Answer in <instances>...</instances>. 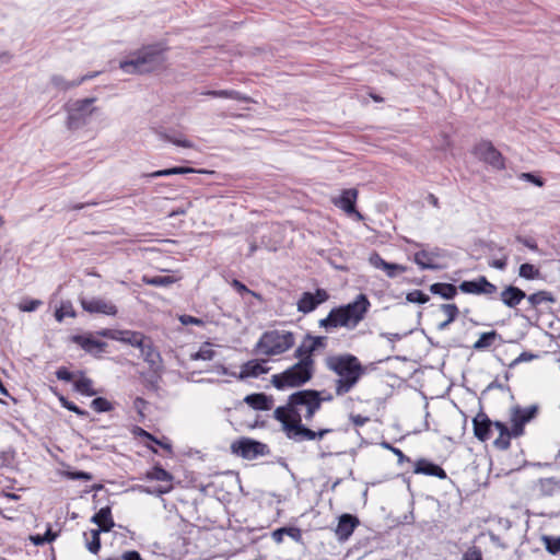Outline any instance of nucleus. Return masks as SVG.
Returning <instances> with one entry per match:
<instances>
[{"label":"nucleus","mask_w":560,"mask_h":560,"mask_svg":"<svg viewBox=\"0 0 560 560\" xmlns=\"http://www.w3.org/2000/svg\"><path fill=\"white\" fill-rule=\"evenodd\" d=\"M326 337L307 335L294 351L298 362L281 373L271 376V384L277 389L300 387L310 382L315 374L314 352L326 347Z\"/></svg>","instance_id":"f257e3e1"},{"label":"nucleus","mask_w":560,"mask_h":560,"mask_svg":"<svg viewBox=\"0 0 560 560\" xmlns=\"http://www.w3.org/2000/svg\"><path fill=\"white\" fill-rule=\"evenodd\" d=\"M325 365L337 376L335 393L339 397L350 393L366 371L360 360L350 353L327 357Z\"/></svg>","instance_id":"f03ea898"},{"label":"nucleus","mask_w":560,"mask_h":560,"mask_svg":"<svg viewBox=\"0 0 560 560\" xmlns=\"http://www.w3.org/2000/svg\"><path fill=\"white\" fill-rule=\"evenodd\" d=\"M320 408V393L314 389L299 390L290 395L285 406L278 407L275 412V419L280 422L294 419L298 413L300 419L312 420L314 415Z\"/></svg>","instance_id":"7ed1b4c3"},{"label":"nucleus","mask_w":560,"mask_h":560,"mask_svg":"<svg viewBox=\"0 0 560 560\" xmlns=\"http://www.w3.org/2000/svg\"><path fill=\"white\" fill-rule=\"evenodd\" d=\"M369 307L368 298L359 294L353 302L332 308L327 317L318 322V325L326 330L338 327L354 328L364 318Z\"/></svg>","instance_id":"20e7f679"},{"label":"nucleus","mask_w":560,"mask_h":560,"mask_svg":"<svg viewBox=\"0 0 560 560\" xmlns=\"http://www.w3.org/2000/svg\"><path fill=\"white\" fill-rule=\"evenodd\" d=\"M164 48L161 45H149L131 52L119 62V68L128 74L151 72L164 62Z\"/></svg>","instance_id":"39448f33"},{"label":"nucleus","mask_w":560,"mask_h":560,"mask_svg":"<svg viewBox=\"0 0 560 560\" xmlns=\"http://www.w3.org/2000/svg\"><path fill=\"white\" fill-rule=\"evenodd\" d=\"M295 343L293 332L288 330H268L265 331L257 343L255 345V352L266 357L281 355L290 350Z\"/></svg>","instance_id":"423d86ee"},{"label":"nucleus","mask_w":560,"mask_h":560,"mask_svg":"<svg viewBox=\"0 0 560 560\" xmlns=\"http://www.w3.org/2000/svg\"><path fill=\"white\" fill-rule=\"evenodd\" d=\"M96 97H86L83 100H75L66 105L67 127L70 130H78L84 127L91 119L92 115L96 112L93 106Z\"/></svg>","instance_id":"0eeeda50"},{"label":"nucleus","mask_w":560,"mask_h":560,"mask_svg":"<svg viewBox=\"0 0 560 560\" xmlns=\"http://www.w3.org/2000/svg\"><path fill=\"white\" fill-rule=\"evenodd\" d=\"M294 419L284 420L281 422L287 436L294 442L320 440L330 429H322L319 431H313L302 424V419L295 413Z\"/></svg>","instance_id":"6e6552de"},{"label":"nucleus","mask_w":560,"mask_h":560,"mask_svg":"<svg viewBox=\"0 0 560 560\" xmlns=\"http://www.w3.org/2000/svg\"><path fill=\"white\" fill-rule=\"evenodd\" d=\"M474 154L481 161L490 164L497 170L504 168L502 154L493 147L490 141H481L474 148Z\"/></svg>","instance_id":"1a4fd4ad"},{"label":"nucleus","mask_w":560,"mask_h":560,"mask_svg":"<svg viewBox=\"0 0 560 560\" xmlns=\"http://www.w3.org/2000/svg\"><path fill=\"white\" fill-rule=\"evenodd\" d=\"M329 299V294L324 289H317L315 293L304 292L296 303L298 311L308 314L316 307L325 303Z\"/></svg>","instance_id":"9d476101"},{"label":"nucleus","mask_w":560,"mask_h":560,"mask_svg":"<svg viewBox=\"0 0 560 560\" xmlns=\"http://www.w3.org/2000/svg\"><path fill=\"white\" fill-rule=\"evenodd\" d=\"M536 406H529L526 408L514 407L511 411V422L513 428V435L520 436L524 433L525 423L529 422L535 418L537 413Z\"/></svg>","instance_id":"9b49d317"},{"label":"nucleus","mask_w":560,"mask_h":560,"mask_svg":"<svg viewBox=\"0 0 560 560\" xmlns=\"http://www.w3.org/2000/svg\"><path fill=\"white\" fill-rule=\"evenodd\" d=\"M82 308L91 314H103L115 316L117 314V307L110 301L102 298L81 299Z\"/></svg>","instance_id":"f8f14e48"},{"label":"nucleus","mask_w":560,"mask_h":560,"mask_svg":"<svg viewBox=\"0 0 560 560\" xmlns=\"http://www.w3.org/2000/svg\"><path fill=\"white\" fill-rule=\"evenodd\" d=\"M358 198V190L354 188L345 189L338 198L332 201L336 207L343 210L349 215H355L358 220H362V214L355 210V201Z\"/></svg>","instance_id":"ddd939ff"},{"label":"nucleus","mask_w":560,"mask_h":560,"mask_svg":"<svg viewBox=\"0 0 560 560\" xmlns=\"http://www.w3.org/2000/svg\"><path fill=\"white\" fill-rule=\"evenodd\" d=\"M265 448V444L249 439H242L233 444L234 452L247 459H253L258 455H264Z\"/></svg>","instance_id":"4468645a"},{"label":"nucleus","mask_w":560,"mask_h":560,"mask_svg":"<svg viewBox=\"0 0 560 560\" xmlns=\"http://www.w3.org/2000/svg\"><path fill=\"white\" fill-rule=\"evenodd\" d=\"M369 262L374 268L383 270L389 278H396L408 270L404 265L387 262L377 253H372L370 255Z\"/></svg>","instance_id":"2eb2a0df"},{"label":"nucleus","mask_w":560,"mask_h":560,"mask_svg":"<svg viewBox=\"0 0 560 560\" xmlns=\"http://www.w3.org/2000/svg\"><path fill=\"white\" fill-rule=\"evenodd\" d=\"M493 423L486 413L479 412L472 420L475 436L482 442L489 440Z\"/></svg>","instance_id":"dca6fc26"},{"label":"nucleus","mask_w":560,"mask_h":560,"mask_svg":"<svg viewBox=\"0 0 560 560\" xmlns=\"http://www.w3.org/2000/svg\"><path fill=\"white\" fill-rule=\"evenodd\" d=\"M359 525V520L351 514H343L339 517L336 535L339 540H347Z\"/></svg>","instance_id":"f3484780"},{"label":"nucleus","mask_w":560,"mask_h":560,"mask_svg":"<svg viewBox=\"0 0 560 560\" xmlns=\"http://www.w3.org/2000/svg\"><path fill=\"white\" fill-rule=\"evenodd\" d=\"M440 256L438 249L433 250H419L413 256V261L419 266L420 269L436 270L440 266L435 262V259Z\"/></svg>","instance_id":"a211bd4d"},{"label":"nucleus","mask_w":560,"mask_h":560,"mask_svg":"<svg viewBox=\"0 0 560 560\" xmlns=\"http://www.w3.org/2000/svg\"><path fill=\"white\" fill-rule=\"evenodd\" d=\"M266 361L258 360H249L241 366V372L237 375L240 380H245L248 377H258L259 375L266 374L269 371V368L264 363Z\"/></svg>","instance_id":"6ab92c4d"},{"label":"nucleus","mask_w":560,"mask_h":560,"mask_svg":"<svg viewBox=\"0 0 560 560\" xmlns=\"http://www.w3.org/2000/svg\"><path fill=\"white\" fill-rule=\"evenodd\" d=\"M526 298V293L517 287L508 285L501 293L500 300L502 303L510 307L514 308L517 306L523 299Z\"/></svg>","instance_id":"aec40b11"},{"label":"nucleus","mask_w":560,"mask_h":560,"mask_svg":"<svg viewBox=\"0 0 560 560\" xmlns=\"http://www.w3.org/2000/svg\"><path fill=\"white\" fill-rule=\"evenodd\" d=\"M143 360L152 368L156 369L161 364V354L153 347L152 341L145 337L142 345L139 347Z\"/></svg>","instance_id":"412c9836"},{"label":"nucleus","mask_w":560,"mask_h":560,"mask_svg":"<svg viewBox=\"0 0 560 560\" xmlns=\"http://www.w3.org/2000/svg\"><path fill=\"white\" fill-rule=\"evenodd\" d=\"M415 472L428 475V476H434L440 479H445L447 477L445 470L442 467H440L439 465H435L427 459H419L416 463Z\"/></svg>","instance_id":"4be33fe9"},{"label":"nucleus","mask_w":560,"mask_h":560,"mask_svg":"<svg viewBox=\"0 0 560 560\" xmlns=\"http://www.w3.org/2000/svg\"><path fill=\"white\" fill-rule=\"evenodd\" d=\"M91 522L98 526L97 530L105 533L109 532L115 525L109 506L102 508L97 513L93 515Z\"/></svg>","instance_id":"5701e85b"},{"label":"nucleus","mask_w":560,"mask_h":560,"mask_svg":"<svg viewBox=\"0 0 560 560\" xmlns=\"http://www.w3.org/2000/svg\"><path fill=\"white\" fill-rule=\"evenodd\" d=\"M493 428L498 431L499 436L493 441V444L499 450H506L510 446V440L513 435V428L511 430L502 422L495 421Z\"/></svg>","instance_id":"b1692460"},{"label":"nucleus","mask_w":560,"mask_h":560,"mask_svg":"<svg viewBox=\"0 0 560 560\" xmlns=\"http://www.w3.org/2000/svg\"><path fill=\"white\" fill-rule=\"evenodd\" d=\"M72 340L86 352L102 351L105 347L104 342L93 338L92 336L77 335L72 337Z\"/></svg>","instance_id":"393cba45"},{"label":"nucleus","mask_w":560,"mask_h":560,"mask_svg":"<svg viewBox=\"0 0 560 560\" xmlns=\"http://www.w3.org/2000/svg\"><path fill=\"white\" fill-rule=\"evenodd\" d=\"M244 401L256 410H269L271 408V399L260 393L247 395Z\"/></svg>","instance_id":"a878e982"},{"label":"nucleus","mask_w":560,"mask_h":560,"mask_svg":"<svg viewBox=\"0 0 560 560\" xmlns=\"http://www.w3.org/2000/svg\"><path fill=\"white\" fill-rule=\"evenodd\" d=\"M495 340H502L501 335L495 330L482 332L479 339L472 345V349L476 351H482L489 349Z\"/></svg>","instance_id":"bb28decb"},{"label":"nucleus","mask_w":560,"mask_h":560,"mask_svg":"<svg viewBox=\"0 0 560 560\" xmlns=\"http://www.w3.org/2000/svg\"><path fill=\"white\" fill-rule=\"evenodd\" d=\"M84 81H86V77H81L80 79L74 81H68L60 74H54L50 77V84L59 91H68L70 89L79 86Z\"/></svg>","instance_id":"cd10ccee"},{"label":"nucleus","mask_w":560,"mask_h":560,"mask_svg":"<svg viewBox=\"0 0 560 560\" xmlns=\"http://www.w3.org/2000/svg\"><path fill=\"white\" fill-rule=\"evenodd\" d=\"M458 288L452 283L436 282L430 287V291L433 294H438L443 299L451 300L457 294Z\"/></svg>","instance_id":"c85d7f7f"},{"label":"nucleus","mask_w":560,"mask_h":560,"mask_svg":"<svg viewBox=\"0 0 560 560\" xmlns=\"http://www.w3.org/2000/svg\"><path fill=\"white\" fill-rule=\"evenodd\" d=\"M440 308L446 317L445 320L438 324V329L444 330L457 318L459 310L456 304H442Z\"/></svg>","instance_id":"c756f323"},{"label":"nucleus","mask_w":560,"mask_h":560,"mask_svg":"<svg viewBox=\"0 0 560 560\" xmlns=\"http://www.w3.org/2000/svg\"><path fill=\"white\" fill-rule=\"evenodd\" d=\"M114 338L139 348L145 339V336H143L141 332L124 330L118 331V336Z\"/></svg>","instance_id":"7c9ffc66"},{"label":"nucleus","mask_w":560,"mask_h":560,"mask_svg":"<svg viewBox=\"0 0 560 560\" xmlns=\"http://www.w3.org/2000/svg\"><path fill=\"white\" fill-rule=\"evenodd\" d=\"M527 301L532 307H537L542 303H555L556 298L549 291H538L528 295Z\"/></svg>","instance_id":"2f4dec72"},{"label":"nucleus","mask_w":560,"mask_h":560,"mask_svg":"<svg viewBox=\"0 0 560 560\" xmlns=\"http://www.w3.org/2000/svg\"><path fill=\"white\" fill-rule=\"evenodd\" d=\"M212 97L232 98L236 101L247 102L249 98L234 90L207 91L203 93Z\"/></svg>","instance_id":"473e14b6"},{"label":"nucleus","mask_w":560,"mask_h":560,"mask_svg":"<svg viewBox=\"0 0 560 560\" xmlns=\"http://www.w3.org/2000/svg\"><path fill=\"white\" fill-rule=\"evenodd\" d=\"M458 289L464 293L481 295L482 284H480V277L476 280L463 281Z\"/></svg>","instance_id":"72a5a7b5"},{"label":"nucleus","mask_w":560,"mask_h":560,"mask_svg":"<svg viewBox=\"0 0 560 560\" xmlns=\"http://www.w3.org/2000/svg\"><path fill=\"white\" fill-rule=\"evenodd\" d=\"M147 478L151 480L166 481L168 483L173 480V476L160 466H155L153 469L148 471Z\"/></svg>","instance_id":"f704fd0d"},{"label":"nucleus","mask_w":560,"mask_h":560,"mask_svg":"<svg viewBox=\"0 0 560 560\" xmlns=\"http://www.w3.org/2000/svg\"><path fill=\"white\" fill-rule=\"evenodd\" d=\"M100 530L97 529H92L90 532V539L88 537V534L85 533L84 536H85V539H86V548L90 552L96 555L100 549H101V539H100Z\"/></svg>","instance_id":"c9c22d12"},{"label":"nucleus","mask_w":560,"mask_h":560,"mask_svg":"<svg viewBox=\"0 0 560 560\" xmlns=\"http://www.w3.org/2000/svg\"><path fill=\"white\" fill-rule=\"evenodd\" d=\"M161 138L164 139L165 141H168L178 147H183V148H187V149H191L195 147L190 140L186 139L182 135L162 133Z\"/></svg>","instance_id":"e433bc0d"},{"label":"nucleus","mask_w":560,"mask_h":560,"mask_svg":"<svg viewBox=\"0 0 560 560\" xmlns=\"http://www.w3.org/2000/svg\"><path fill=\"white\" fill-rule=\"evenodd\" d=\"M75 389L86 396H94L96 392L93 389V382L88 377H81L74 384Z\"/></svg>","instance_id":"4c0bfd02"},{"label":"nucleus","mask_w":560,"mask_h":560,"mask_svg":"<svg viewBox=\"0 0 560 560\" xmlns=\"http://www.w3.org/2000/svg\"><path fill=\"white\" fill-rule=\"evenodd\" d=\"M518 275L524 279L533 280L540 276V271L534 265L525 262L520 266Z\"/></svg>","instance_id":"58836bf2"},{"label":"nucleus","mask_w":560,"mask_h":560,"mask_svg":"<svg viewBox=\"0 0 560 560\" xmlns=\"http://www.w3.org/2000/svg\"><path fill=\"white\" fill-rule=\"evenodd\" d=\"M75 312L73 310V306L71 302H62L60 307L56 310L55 317L58 322H62L65 317H74Z\"/></svg>","instance_id":"ea45409f"},{"label":"nucleus","mask_w":560,"mask_h":560,"mask_svg":"<svg viewBox=\"0 0 560 560\" xmlns=\"http://www.w3.org/2000/svg\"><path fill=\"white\" fill-rule=\"evenodd\" d=\"M142 281L149 285L166 287V285L173 283L174 279L170 276H155V277L144 276L142 278Z\"/></svg>","instance_id":"a19ab883"},{"label":"nucleus","mask_w":560,"mask_h":560,"mask_svg":"<svg viewBox=\"0 0 560 560\" xmlns=\"http://www.w3.org/2000/svg\"><path fill=\"white\" fill-rule=\"evenodd\" d=\"M214 354L215 352L209 343H205L196 353L191 354V359L209 361L214 358Z\"/></svg>","instance_id":"79ce46f5"},{"label":"nucleus","mask_w":560,"mask_h":560,"mask_svg":"<svg viewBox=\"0 0 560 560\" xmlns=\"http://www.w3.org/2000/svg\"><path fill=\"white\" fill-rule=\"evenodd\" d=\"M91 407L96 412H107L113 410V405L106 398L103 397L94 398L91 402Z\"/></svg>","instance_id":"37998d69"},{"label":"nucleus","mask_w":560,"mask_h":560,"mask_svg":"<svg viewBox=\"0 0 560 560\" xmlns=\"http://www.w3.org/2000/svg\"><path fill=\"white\" fill-rule=\"evenodd\" d=\"M542 540L545 542L546 549L551 555H557L558 552H560V538L551 537V536H544Z\"/></svg>","instance_id":"c03bdc74"},{"label":"nucleus","mask_w":560,"mask_h":560,"mask_svg":"<svg viewBox=\"0 0 560 560\" xmlns=\"http://www.w3.org/2000/svg\"><path fill=\"white\" fill-rule=\"evenodd\" d=\"M43 302L40 300L35 299H25L19 304V310L22 312H34L36 311Z\"/></svg>","instance_id":"a18cd8bd"},{"label":"nucleus","mask_w":560,"mask_h":560,"mask_svg":"<svg viewBox=\"0 0 560 560\" xmlns=\"http://www.w3.org/2000/svg\"><path fill=\"white\" fill-rule=\"evenodd\" d=\"M406 299L410 303L424 304L429 301V295L420 290H413L407 294Z\"/></svg>","instance_id":"49530a36"},{"label":"nucleus","mask_w":560,"mask_h":560,"mask_svg":"<svg viewBox=\"0 0 560 560\" xmlns=\"http://www.w3.org/2000/svg\"><path fill=\"white\" fill-rule=\"evenodd\" d=\"M480 284H482L481 295L493 296L498 292L497 285L488 281L483 276H480Z\"/></svg>","instance_id":"de8ad7c7"},{"label":"nucleus","mask_w":560,"mask_h":560,"mask_svg":"<svg viewBox=\"0 0 560 560\" xmlns=\"http://www.w3.org/2000/svg\"><path fill=\"white\" fill-rule=\"evenodd\" d=\"M538 355L535 354V353H532V352H527V351H524L522 352L517 358H515L510 364H509V368L513 369L515 368L516 365H518L520 363H523V362H529V361H533L535 359H537Z\"/></svg>","instance_id":"09e8293b"},{"label":"nucleus","mask_w":560,"mask_h":560,"mask_svg":"<svg viewBox=\"0 0 560 560\" xmlns=\"http://www.w3.org/2000/svg\"><path fill=\"white\" fill-rule=\"evenodd\" d=\"M61 405L67 408L68 410L77 413L78 416H88V412L85 410L80 409L72 401L67 400L65 397L60 398Z\"/></svg>","instance_id":"8fccbe9b"},{"label":"nucleus","mask_w":560,"mask_h":560,"mask_svg":"<svg viewBox=\"0 0 560 560\" xmlns=\"http://www.w3.org/2000/svg\"><path fill=\"white\" fill-rule=\"evenodd\" d=\"M231 285L237 291L240 292L241 294L243 293H248V294H252L253 296L257 298V299H260V295L254 291H250L244 283H242L241 281L234 279L232 282H231Z\"/></svg>","instance_id":"3c124183"},{"label":"nucleus","mask_w":560,"mask_h":560,"mask_svg":"<svg viewBox=\"0 0 560 560\" xmlns=\"http://www.w3.org/2000/svg\"><path fill=\"white\" fill-rule=\"evenodd\" d=\"M172 489H173V486L171 483H168L167 486H159L154 489L145 488V489H143V491L149 494L162 495V494L168 493Z\"/></svg>","instance_id":"603ef678"},{"label":"nucleus","mask_w":560,"mask_h":560,"mask_svg":"<svg viewBox=\"0 0 560 560\" xmlns=\"http://www.w3.org/2000/svg\"><path fill=\"white\" fill-rule=\"evenodd\" d=\"M463 560H482L481 551L477 547L469 548L464 553Z\"/></svg>","instance_id":"864d4df0"},{"label":"nucleus","mask_w":560,"mask_h":560,"mask_svg":"<svg viewBox=\"0 0 560 560\" xmlns=\"http://www.w3.org/2000/svg\"><path fill=\"white\" fill-rule=\"evenodd\" d=\"M284 535L298 542L302 540V530L298 527H284Z\"/></svg>","instance_id":"5fc2aeb1"},{"label":"nucleus","mask_w":560,"mask_h":560,"mask_svg":"<svg viewBox=\"0 0 560 560\" xmlns=\"http://www.w3.org/2000/svg\"><path fill=\"white\" fill-rule=\"evenodd\" d=\"M489 266L494 269L504 270L508 266V256L503 255L501 258L490 260Z\"/></svg>","instance_id":"6e6d98bb"},{"label":"nucleus","mask_w":560,"mask_h":560,"mask_svg":"<svg viewBox=\"0 0 560 560\" xmlns=\"http://www.w3.org/2000/svg\"><path fill=\"white\" fill-rule=\"evenodd\" d=\"M520 178L525 179V180H527V182H529V183H532V184H534V185H536L538 187L544 186V180L541 178L535 176L532 173H522L520 175Z\"/></svg>","instance_id":"4d7b16f0"},{"label":"nucleus","mask_w":560,"mask_h":560,"mask_svg":"<svg viewBox=\"0 0 560 560\" xmlns=\"http://www.w3.org/2000/svg\"><path fill=\"white\" fill-rule=\"evenodd\" d=\"M179 320L183 325H202V320L200 318L190 316V315H182Z\"/></svg>","instance_id":"13d9d810"},{"label":"nucleus","mask_w":560,"mask_h":560,"mask_svg":"<svg viewBox=\"0 0 560 560\" xmlns=\"http://www.w3.org/2000/svg\"><path fill=\"white\" fill-rule=\"evenodd\" d=\"M56 376L60 381L70 382L72 381V373L69 372L66 368H60L56 371Z\"/></svg>","instance_id":"bf43d9fd"},{"label":"nucleus","mask_w":560,"mask_h":560,"mask_svg":"<svg viewBox=\"0 0 560 560\" xmlns=\"http://www.w3.org/2000/svg\"><path fill=\"white\" fill-rule=\"evenodd\" d=\"M68 477L70 479L77 480V479H84V480H91L92 475L85 471H72L68 472Z\"/></svg>","instance_id":"052dcab7"},{"label":"nucleus","mask_w":560,"mask_h":560,"mask_svg":"<svg viewBox=\"0 0 560 560\" xmlns=\"http://www.w3.org/2000/svg\"><path fill=\"white\" fill-rule=\"evenodd\" d=\"M122 560H143L140 553L136 550L126 551L121 556Z\"/></svg>","instance_id":"680f3d73"},{"label":"nucleus","mask_w":560,"mask_h":560,"mask_svg":"<svg viewBox=\"0 0 560 560\" xmlns=\"http://www.w3.org/2000/svg\"><path fill=\"white\" fill-rule=\"evenodd\" d=\"M172 175L194 173L195 170L191 167L175 166L171 168Z\"/></svg>","instance_id":"e2e57ef3"},{"label":"nucleus","mask_w":560,"mask_h":560,"mask_svg":"<svg viewBox=\"0 0 560 560\" xmlns=\"http://www.w3.org/2000/svg\"><path fill=\"white\" fill-rule=\"evenodd\" d=\"M272 536V539L277 542V544H281L283 541V536H284V527H281V528H278L276 530L272 532L271 534Z\"/></svg>","instance_id":"0e129e2a"},{"label":"nucleus","mask_w":560,"mask_h":560,"mask_svg":"<svg viewBox=\"0 0 560 560\" xmlns=\"http://www.w3.org/2000/svg\"><path fill=\"white\" fill-rule=\"evenodd\" d=\"M352 423L357 427H361L365 424V422L369 420L366 417H363L361 415H353L350 417Z\"/></svg>","instance_id":"69168bd1"},{"label":"nucleus","mask_w":560,"mask_h":560,"mask_svg":"<svg viewBox=\"0 0 560 560\" xmlns=\"http://www.w3.org/2000/svg\"><path fill=\"white\" fill-rule=\"evenodd\" d=\"M386 447L392 450V452L397 456L399 463L409 460V458L399 448L392 447L388 444H386Z\"/></svg>","instance_id":"338daca9"},{"label":"nucleus","mask_w":560,"mask_h":560,"mask_svg":"<svg viewBox=\"0 0 560 560\" xmlns=\"http://www.w3.org/2000/svg\"><path fill=\"white\" fill-rule=\"evenodd\" d=\"M517 241L521 242L522 244H524L526 247H528L532 250L538 249L537 244L532 240L517 237Z\"/></svg>","instance_id":"774afa93"}]
</instances>
